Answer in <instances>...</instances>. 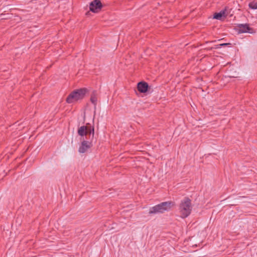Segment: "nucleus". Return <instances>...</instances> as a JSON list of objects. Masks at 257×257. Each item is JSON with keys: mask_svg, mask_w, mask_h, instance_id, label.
<instances>
[{"mask_svg": "<svg viewBox=\"0 0 257 257\" xmlns=\"http://www.w3.org/2000/svg\"><path fill=\"white\" fill-rule=\"evenodd\" d=\"M192 210L191 200L185 198L181 200L179 205V212L182 218H186L189 215Z\"/></svg>", "mask_w": 257, "mask_h": 257, "instance_id": "1", "label": "nucleus"}, {"mask_svg": "<svg viewBox=\"0 0 257 257\" xmlns=\"http://www.w3.org/2000/svg\"><path fill=\"white\" fill-rule=\"evenodd\" d=\"M171 202H164L158 205L152 207L150 209V214H156L164 213L166 211L169 210L172 206Z\"/></svg>", "mask_w": 257, "mask_h": 257, "instance_id": "2", "label": "nucleus"}, {"mask_svg": "<svg viewBox=\"0 0 257 257\" xmlns=\"http://www.w3.org/2000/svg\"><path fill=\"white\" fill-rule=\"evenodd\" d=\"M86 92V89H80L71 92L67 97L66 101L68 103H72L82 99Z\"/></svg>", "mask_w": 257, "mask_h": 257, "instance_id": "3", "label": "nucleus"}, {"mask_svg": "<svg viewBox=\"0 0 257 257\" xmlns=\"http://www.w3.org/2000/svg\"><path fill=\"white\" fill-rule=\"evenodd\" d=\"M78 134L80 136L83 138L84 136L89 135V136H91L92 138H93L94 135V127H88L86 126H82L78 128Z\"/></svg>", "mask_w": 257, "mask_h": 257, "instance_id": "4", "label": "nucleus"}, {"mask_svg": "<svg viewBox=\"0 0 257 257\" xmlns=\"http://www.w3.org/2000/svg\"><path fill=\"white\" fill-rule=\"evenodd\" d=\"M237 30L239 33H254V31L253 29L250 28L248 24H239L237 26Z\"/></svg>", "mask_w": 257, "mask_h": 257, "instance_id": "5", "label": "nucleus"}, {"mask_svg": "<svg viewBox=\"0 0 257 257\" xmlns=\"http://www.w3.org/2000/svg\"><path fill=\"white\" fill-rule=\"evenodd\" d=\"M101 7V2L99 0H94L90 4L89 9L93 13H97Z\"/></svg>", "mask_w": 257, "mask_h": 257, "instance_id": "6", "label": "nucleus"}, {"mask_svg": "<svg viewBox=\"0 0 257 257\" xmlns=\"http://www.w3.org/2000/svg\"><path fill=\"white\" fill-rule=\"evenodd\" d=\"M91 143L84 140V139L83 138V141L81 142V145L79 148L78 151L80 153H85L88 149H89L91 147Z\"/></svg>", "mask_w": 257, "mask_h": 257, "instance_id": "7", "label": "nucleus"}, {"mask_svg": "<svg viewBox=\"0 0 257 257\" xmlns=\"http://www.w3.org/2000/svg\"><path fill=\"white\" fill-rule=\"evenodd\" d=\"M148 85L147 83L144 82H139L138 84V89L142 93H145L147 91Z\"/></svg>", "mask_w": 257, "mask_h": 257, "instance_id": "8", "label": "nucleus"}, {"mask_svg": "<svg viewBox=\"0 0 257 257\" xmlns=\"http://www.w3.org/2000/svg\"><path fill=\"white\" fill-rule=\"evenodd\" d=\"M225 12L222 11L219 13H216L214 14L213 18L217 20H221L223 17H225Z\"/></svg>", "mask_w": 257, "mask_h": 257, "instance_id": "9", "label": "nucleus"}, {"mask_svg": "<svg viewBox=\"0 0 257 257\" xmlns=\"http://www.w3.org/2000/svg\"><path fill=\"white\" fill-rule=\"evenodd\" d=\"M248 6L250 9L255 10L257 9V2L253 1L252 2H250Z\"/></svg>", "mask_w": 257, "mask_h": 257, "instance_id": "10", "label": "nucleus"}, {"mask_svg": "<svg viewBox=\"0 0 257 257\" xmlns=\"http://www.w3.org/2000/svg\"><path fill=\"white\" fill-rule=\"evenodd\" d=\"M91 102L94 105H96L97 103V99L95 94H93L91 96L90 98Z\"/></svg>", "mask_w": 257, "mask_h": 257, "instance_id": "11", "label": "nucleus"}, {"mask_svg": "<svg viewBox=\"0 0 257 257\" xmlns=\"http://www.w3.org/2000/svg\"><path fill=\"white\" fill-rule=\"evenodd\" d=\"M229 44L228 43H223V44H220V46H225V45H228Z\"/></svg>", "mask_w": 257, "mask_h": 257, "instance_id": "12", "label": "nucleus"}]
</instances>
